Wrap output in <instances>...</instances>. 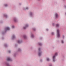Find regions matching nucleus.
<instances>
[{
	"label": "nucleus",
	"mask_w": 66,
	"mask_h": 66,
	"mask_svg": "<svg viewBox=\"0 0 66 66\" xmlns=\"http://www.w3.org/2000/svg\"><path fill=\"white\" fill-rule=\"evenodd\" d=\"M18 52H20L22 51V49H21V48H19L18 50Z\"/></svg>",
	"instance_id": "obj_18"
},
{
	"label": "nucleus",
	"mask_w": 66,
	"mask_h": 66,
	"mask_svg": "<svg viewBox=\"0 0 66 66\" xmlns=\"http://www.w3.org/2000/svg\"><path fill=\"white\" fill-rule=\"evenodd\" d=\"M63 1H65L66 0H63Z\"/></svg>",
	"instance_id": "obj_38"
},
{
	"label": "nucleus",
	"mask_w": 66,
	"mask_h": 66,
	"mask_svg": "<svg viewBox=\"0 0 66 66\" xmlns=\"http://www.w3.org/2000/svg\"><path fill=\"white\" fill-rule=\"evenodd\" d=\"M51 35H53L54 34V32H52L51 33Z\"/></svg>",
	"instance_id": "obj_26"
},
{
	"label": "nucleus",
	"mask_w": 66,
	"mask_h": 66,
	"mask_svg": "<svg viewBox=\"0 0 66 66\" xmlns=\"http://www.w3.org/2000/svg\"><path fill=\"white\" fill-rule=\"evenodd\" d=\"M52 26H54V24H55L54 23H52Z\"/></svg>",
	"instance_id": "obj_32"
},
{
	"label": "nucleus",
	"mask_w": 66,
	"mask_h": 66,
	"mask_svg": "<svg viewBox=\"0 0 66 66\" xmlns=\"http://www.w3.org/2000/svg\"><path fill=\"white\" fill-rule=\"evenodd\" d=\"M17 43L18 44H21V43H22V40L21 39H18L17 40Z\"/></svg>",
	"instance_id": "obj_8"
},
{
	"label": "nucleus",
	"mask_w": 66,
	"mask_h": 66,
	"mask_svg": "<svg viewBox=\"0 0 66 66\" xmlns=\"http://www.w3.org/2000/svg\"><path fill=\"white\" fill-rule=\"evenodd\" d=\"M32 30L34 31H36V29L35 28H32Z\"/></svg>",
	"instance_id": "obj_24"
},
{
	"label": "nucleus",
	"mask_w": 66,
	"mask_h": 66,
	"mask_svg": "<svg viewBox=\"0 0 66 66\" xmlns=\"http://www.w3.org/2000/svg\"><path fill=\"white\" fill-rule=\"evenodd\" d=\"M29 27V25L28 23H26L25 24V26L23 27V29L24 30H26L27 29V28H28Z\"/></svg>",
	"instance_id": "obj_3"
},
{
	"label": "nucleus",
	"mask_w": 66,
	"mask_h": 66,
	"mask_svg": "<svg viewBox=\"0 0 66 66\" xmlns=\"http://www.w3.org/2000/svg\"><path fill=\"white\" fill-rule=\"evenodd\" d=\"M62 37L63 39H65V35H62Z\"/></svg>",
	"instance_id": "obj_23"
},
{
	"label": "nucleus",
	"mask_w": 66,
	"mask_h": 66,
	"mask_svg": "<svg viewBox=\"0 0 66 66\" xmlns=\"http://www.w3.org/2000/svg\"><path fill=\"white\" fill-rule=\"evenodd\" d=\"M30 37L32 38H33L34 37V34L33 33H31L30 34Z\"/></svg>",
	"instance_id": "obj_13"
},
{
	"label": "nucleus",
	"mask_w": 66,
	"mask_h": 66,
	"mask_svg": "<svg viewBox=\"0 0 66 66\" xmlns=\"http://www.w3.org/2000/svg\"><path fill=\"white\" fill-rule=\"evenodd\" d=\"M7 60L8 61H12V59L10 57H8L7 58Z\"/></svg>",
	"instance_id": "obj_14"
},
{
	"label": "nucleus",
	"mask_w": 66,
	"mask_h": 66,
	"mask_svg": "<svg viewBox=\"0 0 66 66\" xmlns=\"http://www.w3.org/2000/svg\"><path fill=\"white\" fill-rule=\"evenodd\" d=\"M34 13L33 12H30L29 13V15L30 17H34Z\"/></svg>",
	"instance_id": "obj_7"
},
{
	"label": "nucleus",
	"mask_w": 66,
	"mask_h": 66,
	"mask_svg": "<svg viewBox=\"0 0 66 66\" xmlns=\"http://www.w3.org/2000/svg\"><path fill=\"white\" fill-rule=\"evenodd\" d=\"M55 56H58V52H56L54 54V55Z\"/></svg>",
	"instance_id": "obj_20"
},
{
	"label": "nucleus",
	"mask_w": 66,
	"mask_h": 66,
	"mask_svg": "<svg viewBox=\"0 0 66 66\" xmlns=\"http://www.w3.org/2000/svg\"><path fill=\"white\" fill-rule=\"evenodd\" d=\"M64 7L65 8V9H66V5H64Z\"/></svg>",
	"instance_id": "obj_31"
},
{
	"label": "nucleus",
	"mask_w": 66,
	"mask_h": 66,
	"mask_svg": "<svg viewBox=\"0 0 66 66\" xmlns=\"http://www.w3.org/2000/svg\"><path fill=\"white\" fill-rule=\"evenodd\" d=\"M38 56H41L42 55V51H41V48H39L38 49Z\"/></svg>",
	"instance_id": "obj_2"
},
{
	"label": "nucleus",
	"mask_w": 66,
	"mask_h": 66,
	"mask_svg": "<svg viewBox=\"0 0 66 66\" xmlns=\"http://www.w3.org/2000/svg\"><path fill=\"white\" fill-rule=\"evenodd\" d=\"M40 61L41 62H42L43 61V60H42V59L40 60Z\"/></svg>",
	"instance_id": "obj_33"
},
{
	"label": "nucleus",
	"mask_w": 66,
	"mask_h": 66,
	"mask_svg": "<svg viewBox=\"0 0 66 66\" xmlns=\"http://www.w3.org/2000/svg\"><path fill=\"white\" fill-rule=\"evenodd\" d=\"M4 37H2V39H4Z\"/></svg>",
	"instance_id": "obj_35"
},
{
	"label": "nucleus",
	"mask_w": 66,
	"mask_h": 66,
	"mask_svg": "<svg viewBox=\"0 0 66 66\" xmlns=\"http://www.w3.org/2000/svg\"><path fill=\"white\" fill-rule=\"evenodd\" d=\"M17 46V44H16L15 45V46H16H16Z\"/></svg>",
	"instance_id": "obj_36"
},
{
	"label": "nucleus",
	"mask_w": 66,
	"mask_h": 66,
	"mask_svg": "<svg viewBox=\"0 0 66 66\" xmlns=\"http://www.w3.org/2000/svg\"><path fill=\"white\" fill-rule=\"evenodd\" d=\"M19 5H20V4H21V3H19Z\"/></svg>",
	"instance_id": "obj_37"
},
{
	"label": "nucleus",
	"mask_w": 66,
	"mask_h": 66,
	"mask_svg": "<svg viewBox=\"0 0 66 66\" xmlns=\"http://www.w3.org/2000/svg\"><path fill=\"white\" fill-rule=\"evenodd\" d=\"M3 17H5V18H8L9 17V16L7 15V14H3Z\"/></svg>",
	"instance_id": "obj_10"
},
{
	"label": "nucleus",
	"mask_w": 66,
	"mask_h": 66,
	"mask_svg": "<svg viewBox=\"0 0 66 66\" xmlns=\"http://www.w3.org/2000/svg\"><path fill=\"white\" fill-rule=\"evenodd\" d=\"M13 21L15 22H18V19L16 17H15L13 18Z\"/></svg>",
	"instance_id": "obj_5"
},
{
	"label": "nucleus",
	"mask_w": 66,
	"mask_h": 66,
	"mask_svg": "<svg viewBox=\"0 0 66 66\" xmlns=\"http://www.w3.org/2000/svg\"><path fill=\"white\" fill-rule=\"evenodd\" d=\"M16 54H14V56H16Z\"/></svg>",
	"instance_id": "obj_34"
},
{
	"label": "nucleus",
	"mask_w": 66,
	"mask_h": 66,
	"mask_svg": "<svg viewBox=\"0 0 66 66\" xmlns=\"http://www.w3.org/2000/svg\"><path fill=\"white\" fill-rule=\"evenodd\" d=\"M60 36H61V35L60 34V30H59L57 29V37L58 38H60Z\"/></svg>",
	"instance_id": "obj_4"
},
{
	"label": "nucleus",
	"mask_w": 66,
	"mask_h": 66,
	"mask_svg": "<svg viewBox=\"0 0 66 66\" xmlns=\"http://www.w3.org/2000/svg\"><path fill=\"white\" fill-rule=\"evenodd\" d=\"M29 8L28 7H24L23 8V10H29Z\"/></svg>",
	"instance_id": "obj_15"
},
{
	"label": "nucleus",
	"mask_w": 66,
	"mask_h": 66,
	"mask_svg": "<svg viewBox=\"0 0 66 66\" xmlns=\"http://www.w3.org/2000/svg\"><path fill=\"white\" fill-rule=\"evenodd\" d=\"M23 37L25 39H26L27 38V36L26 35H23Z\"/></svg>",
	"instance_id": "obj_17"
},
{
	"label": "nucleus",
	"mask_w": 66,
	"mask_h": 66,
	"mask_svg": "<svg viewBox=\"0 0 66 66\" xmlns=\"http://www.w3.org/2000/svg\"><path fill=\"white\" fill-rule=\"evenodd\" d=\"M56 57L54 55L52 56V59L53 62H55V59H56Z\"/></svg>",
	"instance_id": "obj_6"
},
{
	"label": "nucleus",
	"mask_w": 66,
	"mask_h": 66,
	"mask_svg": "<svg viewBox=\"0 0 66 66\" xmlns=\"http://www.w3.org/2000/svg\"><path fill=\"white\" fill-rule=\"evenodd\" d=\"M4 46L5 47H8V45L7 43H5L4 45Z\"/></svg>",
	"instance_id": "obj_16"
},
{
	"label": "nucleus",
	"mask_w": 66,
	"mask_h": 66,
	"mask_svg": "<svg viewBox=\"0 0 66 66\" xmlns=\"http://www.w3.org/2000/svg\"><path fill=\"white\" fill-rule=\"evenodd\" d=\"M38 44L39 46H42L43 45V44L41 42H38Z\"/></svg>",
	"instance_id": "obj_21"
},
{
	"label": "nucleus",
	"mask_w": 66,
	"mask_h": 66,
	"mask_svg": "<svg viewBox=\"0 0 66 66\" xmlns=\"http://www.w3.org/2000/svg\"><path fill=\"white\" fill-rule=\"evenodd\" d=\"M48 66H52V64L51 63H50L49 64Z\"/></svg>",
	"instance_id": "obj_28"
},
{
	"label": "nucleus",
	"mask_w": 66,
	"mask_h": 66,
	"mask_svg": "<svg viewBox=\"0 0 66 66\" xmlns=\"http://www.w3.org/2000/svg\"><path fill=\"white\" fill-rule=\"evenodd\" d=\"M8 52L9 53H11V51L10 50H9L8 51Z\"/></svg>",
	"instance_id": "obj_29"
},
{
	"label": "nucleus",
	"mask_w": 66,
	"mask_h": 66,
	"mask_svg": "<svg viewBox=\"0 0 66 66\" xmlns=\"http://www.w3.org/2000/svg\"><path fill=\"white\" fill-rule=\"evenodd\" d=\"M54 16L56 18H57L58 17V14L57 13H55V14Z\"/></svg>",
	"instance_id": "obj_12"
},
{
	"label": "nucleus",
	"mask_w": 66,
	"mask_h": 66,
	"mask_svg": "<svg viewBox=\"0 0 66 66\" xmlns=\"http://www.w3.org/2000/svg\"><path fill=\"white\" fill-rule=\"evenodd\" d=\"M10 30V28L9 27H5V31L4 32L2 31V34H4L7 31H9Z\"/></svg>",
	"instance_id": "obj_1"
},
{
	"label": "nucleus",
	"mask_w": 66,
	"mask_h": 66,
	"mask_svg": "<svg viewBox=\"0 0 66 66\" xmlns=\"http://www.w3.org/2000/svg\"><path fill=\"white\" fill-rule=\"evenodd\" d=\"M46 31H49V29L48 28H47L46 29Z\"/></svg>",
	"instance_id": "obj_30"
},
{
	"label": "nucleus",
	"mask_w": 66,
	"mask_h": 66,
	"mask_svg": "<svg viewBox=\"0 0 66 66\" xmlns=\"http://www.w3.org/2000/svg\"><path fill=\"white\" fill-rule=\"evenodd\" d=\"M11 28H12L13 29H15V26L13 25H12L11 26Z\"/></svg>",
	"instance_id": "obj_22"
},
{
	"label": "nucleus",
	"mask_w": 66,
	"mask_h": 66,
	"mask_svg": "<svg viewBox=\"0 0 66 66\" xmlns=\"http://www.w3.org/2000/svg\"><path fill=\"white\" fill-rule=\"evenodd\" d=\"M46 61L48 62H49L50 61V59L49 57H47L46 58Z\"/></svg>",
	"instance_id": "obj_19"
},
{
	"label": "nucleus",
	"mask_w": 66,
	"mask_h": 66,
	"mask_svg": "<svg viewBox=\"0 0 66 66\" xmlns=\"http://www.w3.org/2000/svg\"><path fill=\"white\" fill-rule=\"evenodd\" d=\"M61 42L62 44H64V40H61Z\"/></svg>",
	"instance_id": "obj_27"
},
{
	"label": "nucleus",
	"mask_w": 66,
	"mask_h": 66,
	"mask_svg": "<svg viewBox=\"0 0 66 66\" xmlns=\"http://www.w3.org/2000/svg\"><path fill=\"white\" fill-rule=\"evenodd\" d=\"M3 6L5 7H7L9 6V4H4L3 5Z\"/></svg>",
	"instance_id": "obj_11"
},
{
	"label": "nucleus",
	"mask_w": 66,
	"mask_h": 66,
	"mask_svg": "<svg viewBox=\"0 0 66 66\" xmlns=\"http://www.w3.org/2000/svg\"><path fill=\"white\" fill-rule=\"evenodd\" d=\"M16 35L15 34H13L12 35V37L11 38V39H15L16 38Z\"/></svg>",
	"instance_id": "obj_9"
},
{
	"label": "nucleus",
	"mask_w": 66,
	"mask_h": 66,
	"mask_svg": "<svg viewBox=\"0 0 66 66\" xmlns=\"http://www.w3.org/2000/svg\"><path fill=\"white\" fill-rule=\"evenodd\" d=\"M56 27H60V24H56Z\"/></svg>",
	"instance_id": "obj_25"
}]
</instances>
